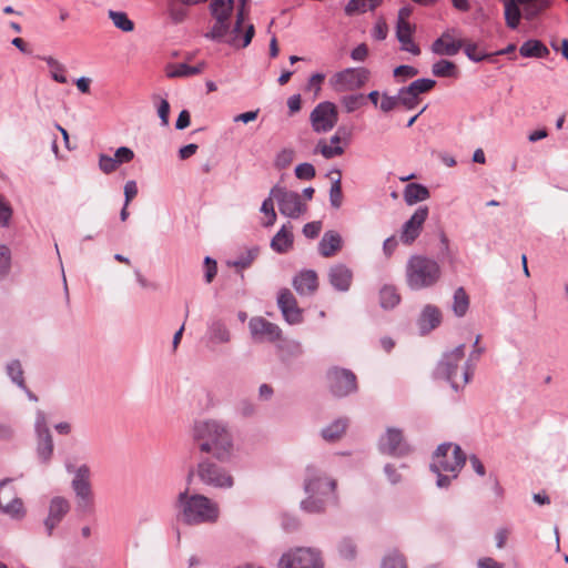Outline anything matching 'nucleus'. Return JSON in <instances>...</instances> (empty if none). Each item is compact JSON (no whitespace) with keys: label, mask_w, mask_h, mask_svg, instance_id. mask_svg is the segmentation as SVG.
Returning <instances> with one entry per match:
<instances>
[{"label":"nucleus","mask_w":568,"mask_h":568,"mask_svg":"<svg viewBox=\"0 0 568 568\" xmlns=\"http://www.w3.org/2000/svg\"><path fill=\"white\" fill-rule=\"evenodd\" d=\"M303 487L306 496L301 507L310 514L322 513L328 505L337 504L336 479L314 465L306 467Z\"/></svg>","instance_id":"nucleus-1"},{"label":"nucleus","mask_w":568,"mask_h":568,"mask_svg":"<svg viewBox=\"0 0 568 568\" xmlns=\"http://www.w3.org/2000/svg\"><path fill=\"white\" fill-rule=\"evenodd\" d=\"M193 439L202 453L211 454L219 460H227L232 456V434L219 420L209 419L195 423Z\"/></svg>","instance_id":"nucleus-2"},{"label":"nucleus","mask_w":568,"mask_h":568,"mask_svg":"<svg viewBox=\"0 0 568 568\" xmlns=\"http://www.w3.org/2000/svg\"><path fill=\"white\" fill-rule=\"evenodd\" d=\"M175 508L178 517L189 526L211 525L220 518L219 504L202 494L191 493L189 487L178 495Z\"/></svg>","instance_id":"nucleus-3"},{"label":"nucleus","mask_w":568,"mask_h":568,"mask_svg":"<svg viewBox=\"0 0 568 568\" xmlns=\"http://www.w3.org/2000/svg\"><path fill=\"white\" fill-rule=\"evenodd\" d=\"M466 462V455L458 445L442 444L433 456L430 468L438 474L437 485L446 487L456 478Z\"/></svg>","instance_id":"nucleus-4"},{"label":"nucleus","mask_w":568,"mask_h":568,"mask_svg":"<svg viewBox=\"0 0 568 568\" xmlns=\"http://www.w3.org/2000/svg\"><path fill=\"white\" fill-rule=\"evenodd\" d=\"M248 328L253 339L256 342H281L278 348L282 352L287 348L292 355H300L302 353V346L300 343L294 341H284L282 338V329L278 325L268 322L262 316L252 317L248 322Z\"/></svg>","instance_id":"nucleus-5"},{"label":"nucleus","mask_w":568,"mask_h":568,"mask_svg":"<svg viewBox=\"0 0 568 568\" xmlns=\"http://www.w3.org/2000/svg\"><path fill=\"white\" fill-rule=\"evenodd\" d=\"M194 477L213 488H231L234 484V479L229 471L210 459L202 460L194 470L189 473L187 483L190 484Z\"/></svg>","instance_id":"nucleus-6"},{"label":"nucleus","mask_w":568,"mask_h":568,"mask_svg":"<svg viewBox=\"0 0 568 568\" xmlns=\"http://www.w3.org/2000/svg\"><path fill=\"white\" fill-rule=\"evenodd\" d=\"M409 284H434L440 278L439 264L423 255L412 256L406 266Z\"/></svg>","instance_id":"nucleus-7"},{"label":"nucleus","mask_w":568,"mask_h":568,"mask_svg":"<svg viewBox=\"0 0 568 568\" xmlns=\"http://www.w3.org/2000/svg\"><path fill=\"white\" fill-rule=\"evenodd\" d=\"M465 346L459 345L452 352L445 354L440 364L439 372L452 384L455 389L464 387L469 381V372L466 367L460 366L464 361Z\"/></svg>","instance_id":"nucleus-8"},{"label":"nucleus","mask_w":568,"mask_h":568,"mask_svg":"<svg viewBox=\"0 0 568 568\" xmlns=\"http://www.w3.org/2000/svg\"><path fill=\"white\" fill-rule=\"evenodd\" d=\"M91 473L87 465L80 466L72 479V489L77 498V511L81 516L94 513V495L90 481Z\"/></svg>","instance_id":"nucleus-9"},{"label":"nucleus","mask_w":568,"mask_h":568,"mask_svg":"<svg viewBox=\"0 0 568 568\" xmlns=\"http://www.w3.org/2000/svg\"><path fill=\"white\" fill-rule=\"evenodd\" d=\"M234 10V0H211L210 12L215 23L205 34V38L221 41L231 29L230 18Z\"/></svg>","instance_id":"nucleus-10"},{"label":"nucleus","mask_w":568,"mask_h":568,"mask_svg":"<svg viewBox=\"0 0 568 568\" xmlns=\"http://www.w3.org/2000/svg\"><path fill=\"white\" fill-rule=\"evenodd\" d=\"M278 568H323V562L318 551L300 547L285 552L278 561Z\"/></svg>","instance_id":"nucleus-11"},{"label":"nucleus","mask_w":568,"mask_h":568,"mask_svg":"<svg viewBox=\"0 0 568 568\" xmlns=\"http://www.w3.org/2000/svg\"><path fill=\"white\" fill-rule=\"evenodd\" d=\"M271 195L277 201L281 214L287 217L297 219L306 212L307 206L302 203L301 195L297 192L288 191L286 187L276 184L271 189Z\"/></svg>","instance_id":"nucleus-12"},{"label":"nucleus","mask_w":568,"mask_h":568,"mask_svg":"<svg viewBox=\"0 0 568 568\" xmlns=\"http://www.w3.org/2000/svg\"><path fill=\"white\" fill-rule=\"evenodd\" d=\"M369 78V71L365 68H346L335 73L329 82L335 91H353L362 88Z\"/></svg>","instance_id":"nucleus-13"},{"label":"nucleus","mask_w":568,"mask_h":568,"mask_svg":"<svg viewBox=\"0 0 568 568\" xmlns=\"http://www.w3.org/2000/svg\"><path fill=\"white\" fill-rule=\"evenodd\" d=\"M310 121L314 132L326 133L331 131L338 121L337 108L333 102L318 103L310 114Z\"/></svg>","instance_id":"nucleus-14"},{"label":"nucleus","mask_w":568,"mask_h":568,"mask_svg":"<svg viewBox=\"0 0 568 568\" xmlns=\"http://www.w3.org/2000/svg\"><path fill=\"white\" fill-rule=\"evenodd\" d=\"M327 383L331 393L344 397L357 389L356 376L353 372L334 367L327 372Z\"/></svg>","instance_id":"nucleus-15"},{"label":"nucleus","mask_w":568,"mask_h":568,"mask_svg":"<svg viewBox=\"0 0 568 568\" xmlns=\"http://www.w3.org/2000/svg\"><path fill=\"white\" fill-rule=\"evenodd\" d=\"M10 483L4 480L0 484V510L13 519H22L26 516V508Z\"/></svg>","instance_id":"nucleus-16"},{"label":"nucleus","mask_w":568,"mask_h":568,"mask_svg":"<svg viewBox=\"0 0 568 568\" xmlns=\"http://www.w3.org/2000/svg\"><path fill=\"white\" fill-rule=\"evenodd\" d=\"M428 207L419 206L414 214L403 224L399 240L405 245L413 244L420 235L423 225L428 217Z\"/></svg>","instance_id":"nucleus-17"},{"label":"nucleus","mask_w":568,"mask_h":568,"mask_svg":"<svg viewBox=\"0 0 568 568\" xmlns=\"http://www.w3.org/2000/svg\"><path fill=\"white\" fill-rule=\"evenodd\" d=\"M70 511V503L67 498L57 496L49 503L48 516L44 519V528L48 536H51L54 528L62 521Z\"/></svg>","instance_id":"nucleus-18"},{"label":"nucleus","mask_w":568,"mask_h":568,"mask_svg":"<svg viewBox=\"0 0 568 568\" xmlns=\"http://www.w3.org/2000/svg\"><path fill=\"white\" fill-rule=\"evenodd\" d=\"M277 303L287 323L298 324L302 322V311L297 306L294 295L288 290L281 291Z\"/></svg>","instance_id":"nucleus-19"},{"label":"nucleus","mask_w":568,"mask_h":568,"mask_svg":"<svg viewBox=\"0 0 568 568\" xmlns=\"http://www.w3.org/2000/svg\"><path fill=\"white\" fill-rule=\"evenodd\" d=\"M443 315L438 307L426 305L418 318V327L422 334H427L438 327L442 323Z\"/></svg>","instance_id":"nucleus-20"},{"label":"nucleus","mask_w":568,"mask_h":568,"mask_svg":"<svg viewBox=\"0 0 568 568\" xmlns=\"http://www.w3.org/2000/svg\"><path fill=\"white\" fill-rule=\"evenodd\" d=\"M343 240L336 231H327L318 243V253L323 257H331L342 248Z\"/></svg>","instance_id":"nucleus-21"},{"label":"nucleus","mask_w":568,"mask_h":568,"mask_svg":"<svg viewBox=\"0 0 568 568\" xmlns=\"http://www.w3.org/2000/svg\"><path fill=\"white\" fill-rule=\"evenodd\" d=\"M413 32L414 27L410 23H403L402 26H396V38L400 43V49L414 55H419L420 49L416 43H414L412 39Z\"/></svg>","instance_id":"nucleus-22"},{"label":"nucleus","mask_w":568,"mask_h":568,"mask_svg":"<svg viewBox=\"0 0 568 568\" xmlns=\"http://www.w3.org/2000/svg\"><path fill=\"white\" fill-rule=\"evenodd\" d=\"M44 423L43 416H41V422L37 423V432H38V455L45 463L50 459L53 452V443L50 432L47 427L41 426Z\"/></svg>","instance_id":"nucleus-23"},{"label":"nucleus","mask_w":568,"mask_h":568,"mask_svg":"<svg viewBox=\"0 0 568 568\" xmlns=\"http://www.w3.org/2000/svg\"><path fill=\"white\" fill-rule=\"evenodd\" d=\"M382 449L388 454L399 455L405 452L403 443V435L399 429L389 428L386 435L382 438Z\"/></svg>","instance_id":"nucleus-24"},{"label":"nucleus","mask_w":568,"mask_h":568,"mask_svg":"<svg viewBox=\"0 0 568 568\" xmlns=\"http://www.w3.org/2000/svg\"><path fill=\"white\" fill-rule=\"evenodd\" d=\"M292 226L283 225L281 230L273 236L271 247L277 253H286L293 246Z\"/></svg>","instance_id":"nucleus-25"},{"label":"nucleus","mask_w":568,"mask_h":568,"mask_svg":"<svg viewBox=\"0 0 568 568\" xmlns=\"http://www.w3.org/2000/svg\"><path fill=\"white\" fill-rule=\"evenodd\" d=\"M404 200L407 205L427 200L430 196L429 190L419 183H409L404 189Z\"/></svg>","instance_id":"nucleus-26"},{"label":"nucleus","mask_w":568,"mask_h":568,"mask_svg":"<svg viewBox=\"0 0 568 568\" xmlns=\"http://www.w3.org/2000/svg\"><path fill=\"white\" fill-rule=\"evenodd\" d=\"M519 53L525 58H546L549 55V50L541 41L530 39L521 44Z\"/></svg>","instance_id":"nucleus-27"},{"label":"nucleus","mask_w":568,"mask_h":568,"mask_svg":"<svg viewBox=\"0 0 568 568\" xmlns=\"http://www.w3.org/2000/svg\"><path fill=\"white\" fill-rule=\"evenodd\" d=\"M328 281L329 284H351L353 272L346 264H334L328 270Z\"/></svg>","instance_id":"nucleus-28"},{"label":"nucleus","mask_w":568,"mask_h":568,"mask_svg":"<svg viewBox=\"0 0 568 568\" xmlns=\"http://www.w3.org/2000/svg\"><path fill=\"white\" fill-rule=\"evenodd\" d=\"M464 47L463 40L444 41V39H436L432 44V51L438 55H456Z\"/></svg>","instance_id":"nucleus-29"},{"label":"nucleus","mask_w":568,"mask_h":568,"mask_svg":"<svg viewBox=\"0 0 568 568\" xmlns=\"http://www.w3.org/2000/svg\"><path fill=\"white\" fill-rule=\"evenodd\" d=\"M204 62L197 65H189L186 63L172 64L168 67L166 75L169 78H186L199 74L204 69Z\"/></svg>","instance_id":"nucleus-30"},{"label":"nucleus","mask_w":568,"mask_h":568,"mask_svg":"<svg viewBox=\"0 0 568 568\" xmlns=\"http://www.w3.org/2000/svg\"><path fill=\"white\" fill-rule=\"evenodd\" d=\"M258 253L260 248L257 246H253L241 253L236 258L229 260L226 265L229 267H234L236 272H241L252 264V262L257 257Z\"/></svg>","instance_id":"nucleus-31"},{"label":"nucleus","mask_w":568,"mask_h":568,"mask_svg":"<svg viewBox=\"0 0 568 568\" xmlns=\"http://www.w3.org/2000/svg\"><path fill=\"white\" fill-rule=\"evenodd\" d=\"M382 1L383 0H349L344 9L345 14L351 17L372 11L381 6Z\"/></svg>","instance_id":"nucleus-32"},{"label":"nucleus","mask_w":568,"mask_h":568,"mask_svg":"<svg viewBox=\"0 0 568 568\" xmlns=\"http://www.w3.org/2000/svg\"><path fill=\"white\" fill-rule=\"evenodd\" d=\"M432 73L438 78H458V67L449 60L442 59L432 67Z\"/></svg>","instance_id":"nucleus-33"},{"label":"nucleus","mask_w":568,"mask_h":568,"mask_svg":"<svg viewBox=\"0 0 568 568\" xmlns=\"http://www.w3.org/2000/svg\"><path fill=\"white\" fill-rule=\"evenodd\" d=\"M517 2L523 6L524 16L527 20L535 19L550 6V0H517Z\"/></svg>","instance_id":"nucleus-34"},{"label":"nucleus","mask_w":568,"mask_h":568,"mask_svg":"<svg viewBox=\"0 0 568 568\" xmlns=\"http://www.w3.org/2000/svg\"><path fill=\"white\" fill-rule=\"evenodd\" d=\"M38 58L40 60H43L48 64V67L50 68V75L55 82L61 84L68 82V79L64 75L65 67L60 61H58L52 55H38Z\"/></svg>","instance_id":"nucleus-35"},{"label":"nucleus","mask_w":568,"mask_h":568,"mask_svg":"<svg viewBox=\"0 0 568 568\" xmlns=\"http://www.w3.org/2000/svg\"><path fill=\"white\" fill-rule=\"evenodd\" d=\"M520 2L517 0H505V20L510 29H516L521 18Z\"/></svg>","instance_id":"nucleus-36"},{"label":"nucleus","mask_w":568,"mask_h":568,"mask_svg":"<svg viewBox=\"0 0 568 568\" xmlns=\"http://www.w3.org/2000/svg\"><path fill=\"white\" fill-rule=\"evenodd\" d=\"M108 17L115 28L123 32H132L134 30V22L123 11L109 10Z\"/></svg>","instance_id":"nucleus-37"},{"label":"nucleus","mask_w":568,"mask_h":568,"mask_svg":"<svg viewBox=\"0 0 568 568\" xmlns=\"http://www.w3.org/2000/svg\"><path fill=\"white\" fill-rule=\"evenodd\" d=\"M332 174L335 173L337 176L336 179L332 180L331 189H329V203L331 206L334 209H339L343 202V193H342V183H341V176L342 173L339 170H333L331 172Z\"/></svg>","instance_id":"nucleus-38"},{"label":"nucleus","mask_w":568,"mask_h":568,"mask_svg":"<svg viewBox=\"0 0 568 568\" xmlns=\"http://www.w3.org/2000/svg\"><path fill=\"white\" fill-rule=\"evenodd\" d=\"M469 307V295L464 287H458L454 293L453 311L456 316H464Z\"/></svg>","instance_id":"nucleus-39"},{"label":"nucleus","mask_w":568,"mask_h":568,"mask_svg":"<svg viewBox=\"0 0 568 568\" xmlns=\"http://www.w3.org/2000/svg\"><path fill=\"white\" fill-rule=\"evenodd\" d=\"M346 427L347 422L345 419H337L322 430V436L326 442H335L343 436Z\"/></svg>","instance_id":"nucleus-40"},{"label":"nucleus","mask_w":568,"mask_h":568,"mask_svg":"<svg viewBox=\"0 0 568 568\" xmlns=\"http://www.w3.org/2000/svg\"><path fill=\"white\" fill-rule=\"evenodd\" d=\"M379 301L383 308H393L399 303L400 296L395 286H383L379 291Z\"/></svg>","instance_id":"nucleus-41"},{"label":"nucleus","mask_w":568,"mask_h":568,"mask_svg":"<svg viewBox=\"0 0 568 568\" xmlns=\"http://www.w3.org/2000/svg\"><path fill=\"white\" fill-rule=\"evenodd\" d=\"M435 85L436 81L433 79H417L405 87V92L419 98V94L430 91Z\"/></svg>","instance_id":"nucleus-42"},{"label":"nucleus","mask_w":568,"mask_h":568,"mask_svg":"<svg viewBox=\"0 0 568 568\" xmlns=\"http://www.w3.org/2000/svg\"><path fill=\"white\" fill-rule=\"evenodd\" d=\"M209 333L210 339L216 344L227 343L231 339V335L227 327L220 322L213 323L210 326Z\"/></svg>","instance_id":"nucleus-43"},{"label":"nucleus","mask_w":568,"mask_h":568,"mask_svg":"<svg viewBox=\"0 0 568 568\" xmlns=\"http://www.w3.org/2000/svg\"><path fill=\"white\" fill-rule=\"evenodd\" d=\"M7 372L12 382H14L19 387L26 389L23 369L19 361L16 359L10 362L7 366Z\"/></svg>","instance_id":"nucleus-44"},{"label":"nucleus","mask_w":568,"mask_h":568,"mask_svg":"<svg viewBox=\"0 0 568 568\" xmlns=\"http://www.w3.org/2000/svg\"><path fill=\"white\" fill-rule=\"evenodd\" d=\"M341 103L347 113H352L365 104V97L363 94L345 95L341 99Z\"/></svg>","instance_id":"nucleus-45"},{"label":"nucleus","mask_w":568,"mask_h":568,"mask_svg":"<svg viewBox=\"0 0 568 568\" xmlns=\"http://www.w3.org/2000/svg\"><path fill=\"white\" fill-rule=\"evenodd\" d=\"M382 568H408L405 557L397 552H390L383 559Z\"/></svg>","instance_id":"nucleus-46"},{"label":"nucleus","mask_w":568,"mask_h":568,"mask_svg":"<svg viewBox=\"0 0 568 568\" xmlns=\"http://www.w3.org/2000/svg\"><path fill=\"white\" fill-rule=\"evenodd\" d=\"M295 152L292 149H283L281 150L275 158L274 165L275 168L282 170L286 169L291 165L294 160Z\"/></svg>","instance_id":"nucleus-47"},{"label":"nucleus","mask_w":568,"mask_h":568,"mask_svg":"<svg viewBox=\"0 0 568 568\" xmlns=\"http://www.w3.org/2000/svg\"><path fill=\"white\" fill-rule=\"evenodd\" d=\"M316 150L325 158L333 159L335 156L342 155L344 153V149L339 145L331 146L327 145L323 140H321L316 146Z\"/></svg>","instance_id":"nucleus-48"},{"label":"nucleus","mask_w":568,"mask_h":568,"mask_svg":"<svg viewBox=\"0 0 568 568\" xmlns=\"http://www.w3.org/2000/svg\"><path fill=\"white\" fill-rule=\"evenodd\" d=\"M12 217V207L10 203L0 194V227H7Z\"/></svg>","instance_id":"nucleus-49"},{"label":"nucleus","mask_w":568,"mask_h":568,"mask_svg":"<svg viewBox=\"0 0 568 568\" xmlns=\"http://www.w3.org/2000/svg\"><path fill=\"white\" fill-rule=\"evenodd\" d=\"M398 102L404 105L407 110H413L418 103L419 98L405 92V87L398 90Z\"/></svg>","instance_id":"nucleus-50"},{"label":"nucleus","mask_w":568,"mask_h":568,"mask_svg":"<svg viewBox=\"0 0 568 568\" xmlns=\"http://www.w3.org/2000/svg\"><path fill=\"white\" fill-rule=\"evenodd\" d=\"M119 168V164L114 158L101 153L99 155V169L105 173H113Z\"/></svg>","instance_id":"nucleus-51"},{"label":"nucleus","mask_w":568,"mask_h":568,"mask_svg":"<svg viewBox=\"0 0 568 568\" xmlns=\"http://www.w3.org/2000/svg\"><path fill=\"white\" fill-rule=\"evenodd\" d=\"M316 272L313 270H304L293 277L292 284H316Z\"/></svg>","instance_id":"nucleus-52"},{"label":"nucleus","mask_w":568,"mask_h":568,"mask_svg":"<svg viewBox=\"0 0 568 568\" xmlns=\"http://www.w3.org/2000/svg\"><path fill=\"white\" fill-rule=\"evenodd\" d=\"M315 168L311 163H301L295 168V175L300 180H312L313 178H315Z\"/></svg>","instance_id":"nucleus-53"},{"label":"nucleus","mask_w":568,"mask_h":568,"mask_svg":"<svg viewBox=\"0 0 568 568\" xmlns=\"http://www.w3.org/2000/svg\"><path fill=\"white\" fill-rule=\"evenodd\" d=\"M11 252L6 245H0V278L10 270Z\"/></svg>","instance_id":"nucleus-54"},{"label":"nucleus","mask_w":568,"mask_h":568,"mask_svg":"<svg viewBox=\"0 0 568 568\" xmlns=\"http://www.w3.org/2000/svg\"><path fill=\"white\" fill-rule=\"evenodd\" d=\"M338 551L345 559H353L356 555V546L351 539H343L338 545Z\"/></svg>","instance_id":"nucleus-55"},{"label":"nucleus","mask_w":568,"mask_h":568,"mask_svg":"<svg viewBox=\"0 0 568 568\" xmlns=\"http://www.w3.org/2000/svg\"><path fill=\"white\" fill-rule=\"evenodd\" d=\"M217 272V264L216 261L211 258L210 256H206L204 258V278L207 283H211L213 278L215 277Z\"/></svg>","instance_id":"nucleus-56"},{"label":"nucleus","mask_w":568,"mask_h":568,"mask_svg":"<svg viewBox=\"0 0 568 568\" xmlns=\"http://www.w3.org/2000/svg\"><path fill=\"white\" fill-rule=\"evenodd\" d=\"M464 51H465V54L467 55V58L474 62H480L483 60H485L488 54H484V53H478L477 52V44L475 43H465L464 42Z\"/></svg>","instance_id":"nucleus-57"},{"label":"nucleus","mask_w":568,"mask_h":568,"mask_svg":"<svg viewBox=\"0 0 568 568\" xmlns=\"http://www.w3.org/2000/svg\"><path fill=\"white\" fill-rule=\"evenodd\" d=\"M134 158V152L128 146H120L114 154L118 164L128 163Z\"/></svg>","instance_id":"nucleus-58"},{"label":"nucleus","mask_w":568,"mask_h":568,"mask_svg":"<svg viewBox=\"0 0 568 568\" xmlns=\"http://www.w3.org/2000/svg\"><path fill=\"white\" fill-rule=\"evenodd\" d=\"M398 104H399L398 95L392 97L386 93H383L381 105H379L381 110L383 112H389V111L394 110Z\"/></svg>","instance_id":"nucleus-59"},{"label":"nucleus","mask_w":568,"mask_h":568,"mask_svg":"<svg viewBox=\"0 0 568 568\" xmlns=\"http://www.w3.org/2000/svg\"><path fill=\"white\" fill-rule=\"evenodd\" d=\"M321 230H322V222L314 221V222L306 223L303 226V234L308 239H315L318 236Z\"/></svg>","instance_id":"nucleus-60"},{"label":"nucleus","mask_w":568,"mask_h":568,"mask_svg":"<svg viewBox=\"0 0 568 568\" xmlns=\"http://www.w3.org/2000/svg\"><path fill=\"white\" fill-rule=\"evenodd\" d=\"M136 194H138L136 182L133 180L128 181L124 185L125 206H129L130 202L136 196Z\"/></svg>","instance_id":"nucleus-61"},{"label":"nucleus","mask_w":568,"mask_h":568,"mask_svg":"<svg viewBox=\"0 0 568 568\" xmlns=\"http://www.w3.org/2000/svg\"><path fill=\"white\" fill-rule=\"evenodd\" d=\"M170 17L175 23H180L186 17V10L183 7L176 6L174 3L170 4L169 8Z\"/></svg>","instance_id":"nucleus-62"},{"label":"nucleus","mask_w":568,"mask_h":568,"mask_svg":"<svg viewBox=\"0 0 568 568\" xmlns=\"http://www.w3.org/2000/svg\"><path fill=\"white\" fill-rule=\"evenodd\" d=\"M418 74V70L414 67L402 64L394 69L395 77L413 78Z\"/></svg>","instance_id":"nucleus-63"},{"label":"nucleus","mask_w":568,"mask_h":568,"mask_svg":"<svg viewBox=\"0 0 568 568\" xmlns=\"http://www.w3.org/2000/svg\"><path fill=\"white\" fill-rule=\"evenodd\" d=\"M478 568H504L501 562H498L491 557H484L477 561Z\"/></svg>","instance_id":"nucleus-64"}]
</instances>
